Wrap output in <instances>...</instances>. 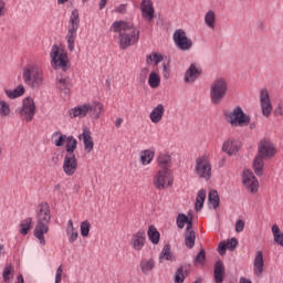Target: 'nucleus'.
<instances>
[{"label":"nucleus","mask_w":283,"mask_h":283,"mask_svg":"<svg viewBox=\"0 0 283 283\" xmlns=\"http://www.w3.org/2000/svg\"><path fill=\"white\" fill-rule=\"evenodd\" d=\"M67 135L63 134L60 130H56L51 136V143L52 145H55V147H65V142L67 140Z\"/></svg>","instance_id":"obj_24"},{"label":"nucleus","mask_w":283,"mask_h":283,"mask_svg":"<svg viewBox=\"0 0 283 283\" xmlns=\"http://www.w3.org/2000/svg\"><path fill=\"white\" fill-rule=\"evenodd\" d=\"M205 200H207V190H199L195 203L196 211H202V207H205Z\"/></svg>","instance_id":"obj_33"},{"label":"nucleus","mask_w":283,"mask_h":283,"mask_svg":"<svg viewBox=\"0 0 283 283\" xmlns=\"http://www.w3.org/2000/svg\"><path fill=\"white\" fill-rule=\"evenodd\" d=\"M2 251H3V244L0 243V255Z\"/></svg>","instance_id":"obj_63"},{"label":"nucleus","mask_w":283,"mask_h":283,"mask_svg":"<svg viewBox=\"0 0 283 283\" xmlns=\"http://www.w3.org/2000/svg\"><path fill=\"white\" fill-rule=\"evenodd\" d=\"M227 120L232 127H247L251 123V116L244 114L241 107H235L227 114Z\"/></svg>","instance_id":"obj_11"},{"label":"nucleus","mask_w":283,"mask_h":283,"mask_svg":"<svg viewBox=\"0 0 283 283\" xmlns=\"http://www.w3.org/2000/svg\"><path fill=\"white\" fill-rule=\"evenodd\" d=\"M253 273L256 277H261L262 273H264V254L260 250L254 255Z\"/></svg>","instance_id":"obj_21"},{"label":"nucleus","mask_w":283,"mask_h":283,"mask_svg":"<svg viewBox=\"0 0 283 283\" xmlns=\"http://www.w3.org/2000/svg\"><path fill=\"white\" fill-rule=\"evenodd\" d=\"M87 114L91 118H101L103 104L101 102L85 103L69 111L70 118H85Z\"/></svg>","instance_id":"obj_5"},{"label":"nucleus","mask_w":283,"mask_h":283,"mask_svg":"<svg viewBox=\"0 0 283 283\" xmlns=\"http://www.w3.org/2000/svg\"><path fill=\"white\" fill-rule=\"evenodd\" d=\"M10 104H8L6 101H0V117L6 118L10 116Z\"/></svg>","instance_id":"obj_43"},{"label":"nucleus","mask_w":283,"mask_h":283,"mask_svg":"<svg viewBox=\"0 0 283 283\" xmlns=\"http://www.w3.org/2000/svg\"><path fill=\"white\" fill-rule=\"evenodd\" d=\"M148 239L153 244H158V242H160V232H158V229H156V227L150 226L148 228Z\"/></svg>","instance_id":"obj_36"},{"label":"nucleus","mask_w":283,"mask_h":283,"mask_svg":"<svg viewBox=\"0 0 283 283\" xmlns=\"http://www.w3.org/2000/svg\"><path fill=\"white\" fill-rule=\"evenodd\" d=\"M115 12H118L119 14H125L127 12V4H119L115 9Z\"/></svg>","instance_id":"obj_55"},{"label":"nucleus","mask_w":283,"mask_h":283,"mask_svg":"<svg viewBox=\"0 0 283 283\" xmlns=\"http://www.w3.org/2000/svg\"><path fill=\"white\" fill-rule=\"evenodd\" d=\"M273 114L276 117L283 116V102L277 103L276 107L274 108Z\"/></svg>","instance_id":"obj_48"},{"label":"nucleus","mask_w":283,"mask_h":283,"mask_svg":"<svg viewBox=\"0 0 283 283\" xmlns=\"http://www.w3.org/2000/svg\"><path fill=\"white\" fill-rule=\"evenodd\" d=\"M57 90H61V92H65L72 87V84L70 83V78L67 77H60L56 82Z\"/></svg>","instance_id":"obj_40"},{"label":"nucleus","mask_w":283,"mask_h":283,"mask_svg":"<svg viewBox=\"0 0 283 283\" xmlns=\"http://www.w3.org/2000/svg\"><path fill=\"white\" fill-rule=\"evenodd\" d=\"M242 231H244V221L239 219L237 222H235V232L237 233H242Z\"/></svg>","instance_id":"obj_51"},{"label":"nucleus","mask_w":283,"mask_h":283,"mask_svg":"<svg viewBox=\"0 0 283 283\" xmlns=\"http://www.w3.org/2000/svg\"><path fill=\"white\" fill-rule=\"evenodd\" d=\"M6 96L8 98H20V96H23L25 94V86L22 84L18 85L14 90H6L4 91Z\"/></svg>","instance_id":"obj_29"},{"label":"nucleus","mask_w":283,"mask_h":283,"mask_svg":"<svg viewBox=\"0 0 283 283\" xmlns=\"http://www.w3.org/2000/svg\"><path fill=\"white\" fill-rule=\"evenodd\" d=\"M72 229H75L74 228V221L69 220L66 230H72Z\"/></svg>","instance_id":"obj_58"},{"label":"nucleus","mask_w":283,"mask_h":283,"mask_svg":"<svg viewBox=\"0 0 283 283\" xmlns=\"http://www.w3.org/2000/svg\"><path fill=\"white\" fill-rule=\"evenodd\" d=\"M19 116L22 120L30 123L33 120L34 115L36 114V104L34 103V98L25 97L22 99L21 107L18 108Z\"/></svg>","instance_id":"obj_12"},{"label":"nucleus","mask_w":283,"mask_h":283,"mask_svg":"<svg viewBox=\"0 0 283 283\" xmlns=\"http://www.w3.org/2000/svg\"><path fill=\"white\" fill-rule=\"evenodd\" d=\"M148 85L151 87V90L160 87V74H158V72H150L148 76Z\"/></svg>","instance_id":"obj_31"},{"label":"nucleus","mask_w":283,"mask_h":283,"mask_svg":"<svg viewBox=\"0 0 283 283\" xmlns=\"http://www.w3.org/2000/svg\"><path fill=\"white\" fill-rule=\"evenodd\" d=\"M111 30L118 34L120 50H127V48L136 45L138 39H140V31L132 22L115 21Z\"/></svg>","instance_id":"obj_1"},{"label":"nucleus","mask_w":283,"mask_h":283,"mask_svg":"<svg viewBox=\"0 0 283 283\" xmlns=\"http://www.w3.org/2000/svg\"><path fill=\"white\" fill-rule=\"evenodd\" d=\"M239 283H252L251 280L247 279V277H241Z\"/></svg>","instance_id":"obj_61"},{"label":"nucleus","mask_w":283,"mask_h":283,"mask_svg":"<svg viewBox=\"0 0 283 283\" xmlns=\"http://www.w3.org/2000/svg\"><path fill=\"white\" fill-rule=\"evenodd\" d=\"M186 224H187V231H193V230H191L193 227V223H191V221L188 220V222H186Z\"/></svg>","instance_id":"obj_60"},{"label":"nucleus","mask_w":283,"mask_h":283,"mask_svg":"<svg viewBox=\"0 0 283 283\" xmlns=\"http://www.w3.org/2000/svg\"><path fill=\"white\" fill-rule=\"evenodd\" d=\"M32 218H25L20 222V233L21 235H28L32 229Z\"/></svg>","instance_id":"obj_35"},{"label":"nucleus","mask_w":283,"mask_h":283,"mask_svg":"<svg viewBox=\"0 0 283 283\" xmlns=\"http://www.w3.org/2000/svg\"><path fill=\"white\" fill-rule=\"evenodd\" d=\"M146 63H148V64L154 63L155 65H158V63H163V54L151 53V54L147 55Z\"/></svg>","instance_id":"obj_42"},{"label":"nucleus","mask_w":283,"mask_h":283,"mask_svg":"<svg viewBox=\"0 0 283 283\" xmlns=\"http://www.w3.org/2000/svg\"><path fill=\"white\" fill-rule=\"evenodd\" d=\"M172 39L175 45L184 52H189V50L193 48V41L187 36V32L182 29L176 30L172 34Z\"/></svg>","instance_id":"obj_13"},{"label":"nucleus","mask_w":283,"mask_h":283,"mask_svg":"<svg viewBox=\"0 0 283 283\" xmlns=\"http://www.w3.org/2000/svg\"><path fill=\"white\" fill-rule=\"evenodd\" d=\"M36 226L34 228V237L39 240L42 247H45V233L50 231V220L52 214L50 213V205L42 202L38 207Z\"/></svg>","instance_id":"obj_3"},{"label":"nucleus","mask_w":283,"mask_h":283,"mask_svg":"<svg viewBox=\"0 0 283 283\" xmlns=\"http://www.w3.org/2000/svg\"><path fill=\"white\" fill-rule=\"evenodd\" d=\"M205 23L210 30H216V12L208 11L205 15Z\"/></svg>","instance_id":"obj_38"},{"label":"nucleus","mask_w":283,"mask_h":283,"mask_svg":"<svg viewBox=\"0 0 283 283\" xmlns=\"http://www.w3.org/2000/svg\"><path fill=\"white\" fill-rule=\"evenodd\" d=\"M153 185L155 189H167L174 185V176L170 169H159L153 177Z\"/></svg>","instance_id":"obj_10"},{"label":"nucleus","mask_w":283,"mask_h":283,"mask_svg":"<svg viewBox=\"0 0 283 283\" xmlns=\"http://www.w3.org/2000/svg\"><path fill=\"white\" fill-rule=\"evenodd\" d=\"M66 235H67L69 242L71 244H74V242H76V240H78V231L76 230V228L66 230Z\"/></svg>","instance_id":"obj_46"},{"label":"nucleus","mask_w":283,"mask_h":283,"mask_svg":"<svg viewBox=\"0 0 283 283\" xmlns=\"http://www.w3.org/2000/svg\"><path fill=\"white\" fill-rule=\"evenodd\" d=\"M228 249H230V251H233V249H235V247H238V240L235 238H232L231 240H228L226 242Z\"/></svg>","instance_id":"obj_52"},{"label":"nucleus","mask_w":283,"mask_h":283,"mask_svg":"<svg viewBox=\"0 0 283 283\" xmlns=\"http://www.w3.org/2000/svg\"><path fill=\"white\" fill-rule=\"evenodd\" d=\"M240 142L238 139L229 138L222 144V151L228 156H235L240 151Z\"/></svg>","instance_id":"obj_19"},{"label":"nucleus","mask_w":283,"mask_h":283,"mask_svg":"<svg viewBox=\"0 0 283 283\" xmlns=\"http://www.w3.org/2000/svg\"><path fill=\"white\" fill-rule=\"evenodd\" d=\"M84 3L87 1V0H82Z\"/></svg>","instance_id":"obj_64"},{"label":"nucleus","mask_w":283,"mask_h":283,"mask_svg":"<svg viewBox=\"0 0 283 283\" xmlns=\"http://www.w3.org/2000/svg\"><path fill=\"white\" fill-rule=\"evenodd\" d=\"M277 154V148L275 144L269 138H263L259 142L258 145V155L253 161V169L256 176H262L264 174V160H271Z\"/></svg>","instance_id":"obj_2"},{"label":"nucleus","mask_w":283,"mask_h":283,"mask_svg":"<svg viewBox=\"0 0 283 283\" xmlns=\"http://www.w3.org/2000/svg\"><path fill=\"white\" fill-rule=\"evenodd\" d=\"M59 6H65L67 3V0H57Z\"/></svg>","instance_id":"obj_62"},{"label":"nucleus","mask_w":283,"mask_h":283,"mask_svg":"<svg viewBox=\"0 0 283 283\" xmlns=\"http://www.w3.org/2000/svg\"><path fill=\"white\" fill-rule=\"evenodd\" d=\"M185 242L188 249H193V247L196 245V232L187 231L185 237Z\"/></svg>","instance_id":"obj_41"},{"label":"nucleus","mask_w":283,"mask_h":283,"mask_svg":"<svg viewBox=\"0 0 283 283\" xmlns=\"http://www.w3.org/2000/svg\"><path fill=\"white\" fill-rule=\"evenodd\" d=\"M78 139L83 140L86 154H91L94 150V138H92V132L90 128H83L82 134L78 135Z\"/></svg>","instance_id":"obj_18"},{"label":"nucleus","mask_w":283,"mask_h":283,"mask_svg":"<svg viewBox=\"0 0 283 283\" xmlns=\"http://www.w3.org/2000/svg\"><path fill=\"white\" fill-rule=\"evenodd\" d=\"M0 17H6V1L0 0Z\"/></svg>","instance_id":"obj_56"},{"label":"nucleus","mask_w":283,"mask_h":283,"mask_svg":"<svg viewBox=\"0 0 283 283\" xmlns=\"http://www.w3.org/2000/svg\"><path fill=\"white\" fill-rule=\"evenodd\" d=\"M50 57L53 70L67 72L70 69V57L67 56V51L63 49V46L54 44L51 49Z\"/></svg>","instance_id":"obj_7"},{"label":"nucleus","mask_w":283,"mask_h":283,"mask_svg":"<svg viewBox=\"0 0 283 283\" xmlns=\"http://www.w3.org/2000/svg\"><path fill=\"white\" fill-rule=\"evenodd\" d=\"M147 244V235L145 234V230H139L134 233L130 238V247L134 251H143Z\"/></svg>","instance_id":"obj_17"},{"label":"nucleus","mask_w":283,"mask_h":283,"mask_svg":"<svg viewBox=\"0 0 283 283\" xmlns=\"http://www.w3.org/2000/svg\"><path fill=\"white\" fill-rule=\"evenodd\" d=\"M139 266L144 275H149V273H151V271H154V269L156 268V262L154 261V259H142Z\"/></svg>","instance_id":"obj_26"},{"label":"nucleus","mask_w":283,"mask_h":283,"mask_svg":"<svg viewBox=\"0 0 283 283\" xmlns=\"http://www.w3.org/2000/svg\"><path fill=\"white\" fill-rule=\"evenodd\" d=\"M227 249H229L227 247V242H220L219 243V248H218V251L221 255H224V253H227Z\"/></svg>","instance_id":"obj_54"},{"label":"nucleus","mask_w":283,"mask_h":283,"mask_svg":"<svg viewBox=\"0 0 283 283\" xmlns=\"http://www.w3.org/2000/svg\"><path fill=\"white\" fill-rule=\"evenodd\" d=\"M22 78L28 87H31V90H39L45 81L43 66L36 62H30L23 67Z\"/></svg>","instance_id":"obj_4"},{"label":"nucleus","mask_w":283,"mask_h":283,"mask_svg":"<svg viewBox=\"0 0 283 283\" xmlns=\"http://www.w3.org/2000/svg\"><path fill=\"white\" fill-rule=\"evenodd\" d=\"M64 145L66 154H74V151H76V147L78 146V140H76L74 136H69L66 137V142Z\"/></svg>","instance_id":"obj_32"},{"label":"nucleus","mask_w":283,"mask_h":283,"mask_svg":"<svg viewBox=\"0 0 283 283\" xmlns=\"http://www.w3.org/2000/svg\"><path fill=\"white\" fill-rule=\"evenodd\" d=\"M193 171L197 178L202 180H211V159L208 155H201L196 158Z\"/></svg>","instance_id":"obj_9"},{"label":"nucleus","mask_w":283,"mask_h":283,"mask_svg":"<svg viewBox=\"0 0 283 283\" xmlns=\"http://www.w3.org/2000/svg\"><path fill=\"white\" fill-rule=\"evenodd\" d=\"M208 200L212 209H218V207H220V196L218 195L217 190H210L208 195Z\"/></svg>","instance_id":"obj_34"},{"label":"nucleus","mask_w":283,"mask_h":283,"mask_svg":"<svg viewBox=\"0 0 283 283\" xmlns=\"http://www.w3.org/2000/svg\"><path fill=\"white\" fill-rule=\"evenodd\" d=\"M189 222V218L186 214H179L177 218V227L179 229H185V226Z\"/></svg>","instance_id":"obj_47"},{"label":"nucleus","mask_w":283,"mask_h":283,"mask_svg":"<svg viewBox=\"0 0 283 283\" xmlns=\"http://www.w3.org/2000/svg\"><path fill=\"white\" fill-rule=\"evenodd\" d=\"M272 233L274 242H276V244H280V247H283V233L277 224L272 226Z\"/></svg>","instance_id":"obj_39"},{"label":"nucleus","mask_w":283,"mask_h":283,"mask_svg":"<svg viewBox=\"0 0 283 283\" xmlns=\"http://www.w3.org/2000/svg\"><path fill=\"white\" fill-rule=\"evenodd\" d=\"M165 118V105L158 104L149 114V119L154 125H158Z\"/></svg>","instance_id":"obj_22"},{"label":"nucleus","mask_w":283,"mask_h":283,"mask_svg":"<svg viewBox=\"0 0 283 283\" xmlns=\"http://www.w3.org/2000/svg\"><path fill=\"white\" fill-rule=\"evenodd\" d=\"M229 92V83L224 77H218L210 84V101L212 105H220Z\"/></svg>","instance_id":"obj_8"},{"label":"nucleus","mask_w":283,"mask_h":283,"mask_svg":"<svg viewBox=\"0 0 283 283\" xmlns=\"http://www.w3.org/2000/svg\"><path fill=\"white\" fill-rule=\"evenodd\" d=\"M163 76L164 78H169V76H171V70L169 69V64L167 63L163 64Z\"/></svg>","instance_id":"obj_49"},{"label":"nucleus","mask_w":283,"mask_h":283,"mask_svg":"<svg viewBox=\"0 0 283 283\" xmlns=\"http://www.w3.org/2000/svg\"><path fill=\"white\" fill-rule=\"evenodd\" d=\"M163 260H167L168 262H176V256H174V253H171V245L166 244L163 248V251L159 254V262H163Z\"/></svg>","instance_id":"obj_30"},{"label":"nucleus","mask_w":283,"mask_h":283,"mask_svg":"<svg viewBox=\"0 0 283 283\" xmlns=\"http://www.w3.org/2000/svg\"><path fill=\"white\" fill-rule=\"evenodd\" d=\"M155 156H156V153L151 149H146V150L142 151L140 157H139L140 164L144 167H147V165H151Z\"/></svg>","instance_id":"obj_27"},{"label":"nucleus","mask_w":283,"mask_h":283,"mask_svg":"<svg viewBox=\"0 0 283 283\" xmlns=\"http://www.w3.org/2000/svg\"><path fill=\"white\" fill-rule=\"evenodd\" d=\"M62 169L66 176H74L78 169V160L76 159V155L66 154L64 156Z\"/></svg>","instance_id":"obj_16"},{"label":"nucleus","mask_w":283,"mask_h":283,"mask_svg":"<svg viewBox=\"0 0 283 283\" xmlns=\"http://www.w3.org/2000/svg\"><path fill=\"white\" fill-rule=\"evenodd\" d=\"M80 25H81V18L78 14V9H74L70 15L67 32L65 35V41H66L69 52H74L76 48V36H77Z\"/></svg>","instance_id":"obj_6"},{"label":"nucleus","mask_w":283,"mask_h":283,"mask_svg":"<svg viewBox=\"0 0 283 283\" xmlns=\"http://www.w3.org/2000/svg\"><path fill=\"white\" fill-rule=\"evenodd\" d=\"M206 258H207V255L205 254V250H200V252L196 256V262L198 264H202L205 262Z\"/></svg>","instance_id":"obj_53"},{"label":"nucleus","mask_w":283,"mask_h":283,"mask_svg":"<svg viewBox=\"0 0 283 283\" xmlns=\"http://www.w3.org/2000/svg\"><path fill=\"white\" fill-rule=\"evenodd\" d=\"M3 282L10 283V280L14 277V266L12 264L8 263L2 272Z\"/></svg>","instance_id":"obj_37"},{"label":"nucleus","mask_w":283,"mask_h":283,"mask_svg":"<svg viewBox=\"0 0 283 283\" xmlns=\"http://www.w3.org/2000/svg\"><path fill=\"white\" fill-rule=\"evenodd\" d=\"M90 229H92V223L87 220L83 221L80 226L81 235L87 238L90 235Z\"/></svg>","instance_id":"obj_44"},{"label":"nucleus","mask_w":283,"mask_h":283,"mask_svg":"<svg viewBox=\"0 0 283 283\" xmlns=\"http://www.w3.org/2000/svg\"><path fill=\"white\" fill-rule=\"evenodd\" d=\"M140 10L144 19H147L148 21L154 20V2L151 0H143L140 4Z\"/></svg>","instance_id":"obj_23"},{"label":"nucleus","mask_w":283,"mask_h":283,"mask_svg":"<svg viewBox=\"0 0 283 283\" xmlns=\"http://www.w3.org/2000/svg\"><path fill=\"white\" fill-rule=\"evenodd\" d=\"M200 74H202L200 66H198V64L196 63H192L190 64L189 69L186 71L184 81L185 83H188V84L196 83Z\"/></svg>","instance_id":"obj_20"},{"label":"nucleus","mask_w":283,"mask_h":283,"mask_svg":"<svg viewBox=\"0 0 283 283\" xmlns=\"http://www.w3.org/2000/svg\"><path fill=\"white\" fill-rule=\"evenodd\" d=\"M62 280H63V265H60L56 270L55 283H61Z\"/></svg>","instance_id":"obj_50"},{"label":"nucleus","mask_w":283,"mask_h":283,"mask_svg":"<svg viewBox=\"0 0 283 283\" xmlns=\"http://www.w3.org/2000/svg\"><path fill=\"white\" fill-rule=\"evenodd\" d=\"M260 107L262 115L269 118L273 113V104L271 103V95H269V90L262 88L260 91Z\"/></svg>","instance_id":"obj_15"},{"label":"nucleus","mask_w":283,"mask_h":283,"mask_svg":"<svg viewBox=\"0 0 283 283\" xmlns=\"http://www.w3.org/2000/svg\"><path fill=\"white\" fill-rule=\"evenodd\" d=\"M242 182L247 191L250 193H258L260 189V181L251 170H243Z\"/></svg>","instance_id":"obj_14"},{"label":"nucleus","mask_w":283,"mask_h":283,"mask_svg":"<svg viewBox=\"0 0 283 283\" xmlns=\"http://www.w3.org/2000/svg\"><path fill=\"white\" fill-rule=\"evenodd\" d=\"M185 277H187V269L182 266L179 268L175 274V283H182L185 282Z\"/></svg>","instance_id":"obj_45"},{"label":"nucleus","mask_w":283,"mask_h":283,"mask_svg":"<svg viewBox=\"0 0 283 283\" xmlns=\"http://www.w3.org/2000/svg\"><path fill=\"white\" fill-rule=\"evenodd\" d=\"M109 0H99V10H104L105 6H107V2Z\"/></svg>","instance_id":"obj_57"},{"label":"nucleus","mask_w":283,"mask_h":283,"mask_svg":"<svg viewBox=\"0 0 283 283\" xmlns=\"http://www.w3.org/2000/svg\"><path fill=\"white\" fill-rule=\"evenodd\" d=\"M120 125H123V118L119 117L115 120V126L120 127Z\"/></svg>","instance_id":"obj_59"},{"label":"nucleus","mask_w":283,"mask_h":283,"mask_svg":"<svg viewBox=\"0 0 283 283\" xmlns=\"http://www.w3.org/2000/svg\"><path fill=\"white\" fill-rule=\"evenodd\" d=\"M157 166L160 169H169V167H171V155L167 153H160L157 156Z\"/></svg>","instance_id":"obj_25"},{"label":"nucleus","mask_w":283,"mask_h":283,"mask_svg":"<svg viewBox=\"0 0 283 283\" xmlns=\"http://www.w3.org/2000/svg\"><path fill=\"white\" fill-rule=\"evenodd\" d=\"M224 281V264L222 261H217L214 265V282L222 283Z\"/></svg>","instance_id":"obj_28"}]
</instances>
